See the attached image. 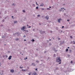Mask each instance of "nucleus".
<instances>
[{
    "label": "nucleus",
    "instance_id": "61",
    "mask_svg": "<svg viewBox=\"0 0 75 75\" xmlns=\"http://www.w3.org/2000/svg\"><path fill=\"white\" fill-rule=\"evenodd\" d=\"M67 21H69V20H67Z\"/></svg>",
    "mask_w": 75,
    "mask_h": 75
},
{
    "label": "nucleus",
    "instance_id": "63",
    "mask_svg": "<svg viewBox=\"0 0 75 75\" xmlns=\"http://www.w3.org/2000/svg\"><path fill=\"white\" fill-rule=\"evenodd\" d=\"M29 28H31V26H30L29 27Z\"/></svg>",
    "mask_w": 75,
    "mask_h": 75
},
{
    "label": "nucleus",
    "instance_id": "40",
    "mask_svg": "<svg viewBox=\"0 0 75 75\" xmlns=\"http://www.w3.org/2000/svg\"><path fill=\"white\" fill-rule=\"evenodd\" d=\"M16 40L17 41H18V38H16Z\"/></svg>",
    "mask_w": 75,
    "mask_h": 75
},
{
    "label": "nucleus",
    "instance_id": "6",
    "mask_svg": "<svg viewBox=\"0 0 75 75\" xmlns=\"http://www.w3.org/2000/svg\"><path fill=\"white\" fill-rule=\"evenodd\" d=\"M11 57H12V56H10L8 58V59H9V60H10V59H11Z\"/></svg>",
    "mask_w": 75,
    "mask_h": 75
},
{
    "label": "nucleus",
    "instance_id": "51",
    "mask_svg": "<svg viewBox=\"0 0 75 75\" xmlns=\"http://www.w3.org/2000/svg\"><path fill=\"white\" fill-rule=\"evenodd\" d=\"M46 52H47L46 51H45V52H44V53H46Z\"/></svg>",
    "mask_w": 75,
    "mask_h": 75
},
{
    "label": "nucleus",
    "instance_id": "59",
    "mask_svg": "<svg viewBox=\"0 0 75 75\" xmlns=\"http://www.w3.org/2000/svg\"><path fill=\"white\" fill-rule=\"evenodd\" d=\"M47 42H49V41H48V40H47Z\"/></svg>",
    "mask_w": 75,
    "mask_h": 75
},
{
    "label": "nucleus",
    "instance_id": "34",
    "mask_svg": "<svg viewBox=\"0 0 75 75\" xmlns=\"http://www.w3.org/2000/svg\"><path fill=\"white\" fill-rule=\"evenodd\" d=\"M66 15V13H64V16H65Z\"/></svg>",
    "mask_w": 75,
    "mask_h": 75
},
{
    "label": "nucleus",
    "instance_id": "16",
    "mask_svg": "<svg viewBox=\"0 0 75 75\" xmlns=\"http://www.w3.org/2000/svg\"><path fill=\"white\" fill-rule=\"evenodd\" d=\"M56 70H59V68L58 67H56Z\"/></svg>",
    "mask_w": 75,
    "mask_h": 75
},
{
    "label": "nucleus",
    "instance_id": "21",
    "mask_svg": "<svg viewBox=\"0 0 75 75\" xmlns=\"http://www.w3.org/2000/svg\"><path fill=\"white\" fill-rule=\"evenodd\" d=\"M34 64V63H32V65H33V66H35V64Z\"/></svg>",
    "mask_w": 75,
    "mask_h": 75
},
{
    "label": "nucleus",
    "instance_id": "36",
    "mask_svg": "<svg viewBox=\"0 0 75 75\" xmlns=\"http://www.w3.org/2000/svg\"><path fill=\"white\" fill-rule=\"evenodd\" d=\"M49 45H52V44H51V43H49Z\"/></svg>",
    "mask_w": 75,
    "mask_h": 75
},
{
    "label": "nucleus",
    "instance_id": "30",
    "mask_svg": "<svg viewBox=\"0 0 75 75\" xmlns=\"http://www.w3.org/2000/svg\"><path fill=\"white\" fill-rule=\"evenodd\" d=\"M70 38H71V39H72V36H70Z\"/></svg>",
    "mask_w": 75,
    "mask_h": 75
},
{
    "label": "nucleus",
    "instance_id": "50",
    "mask_svg": "<svg viewBox=\"0 0 75 75\" xmlns=\"http://www.w3.org/2000/svg\"><path fill=\"white\" fill-rule=\"evenodd\" d=\"M47 26H48V27H49V26H50V25L49 24H48L47 25Z\"/></svg>",
    "mask_w": 75,
    "mask_h": 75
},
{
    "label": "nucleus",
    "instance_id": "46",
    "mask_svg": "<svg viewBox=\"0 0 75 75\" xmlns=\"http://www.w3.org/2000/svg\"><path fill=\"white\" fill-rule=\"evenodd\" d=\"M62 28H64V26H63L62 27Z\"/></svg>",
    "mask_w": 75,
    "mask_h": 75
},
{
    "label": "nucleus",
    "instance_id": "31",
    "mask_svg": "<svg viewBox=\"0 0 75 75\" xmlns=\"http://www.w3.org/2000/svg\"><path fill=\"white\" fill-rule=\"evenodd\" d=\"M2 57L3 58H4L5 57V56L4 55H3Z\"/></svg>",
    "mask_w": 75,
    "mask_h": 75
},
{
    "label": "nucleus",
    "instance_id": "33",
    "mask_svg": "<svg viewBox=\"0 0 75 75\" xmlns=\"http://www.w3.org/2000/svg\"><path fill=\"white\" fill-rule=\"evenodd\" d=\"M68 56L69 58V57H70V55H69V54H68Z\"/></svg>",
    "mask_w": 75,
    "mask_h": 75
},
{
    "label": "nucleus",
    "instance_id": "4",
    "mask_svg": "<svg viewBox=\"0 0 75 75\" xmlns=\"http://www.w3.org/2000/svg\"><path fill=\"white\" fill-rule=\"evenodd\" d=\"M61 20V19L59 18L58 19V22L59 23H60V21Z\"/></svg>",
    "mask_w": 75,
    "mask_h": 75
},
{
    "label": "nucleus",
    "instance_id": "62",
    "mask_svg": "<svg viewBox=\"0 0 75 75\" xmlns=\"http://www.w3.org/2000/svg\"><path fill=\"white\" fill-rule=\"evenodd\" d=\"M26 59H27V57H26Z\"/></svg>",
    "mask_w": 75,
    "mask_h": 75
},
{
    "label": "nucleus",
    "instance_id": "18",
    "mask_svg": "<svg viewBox=\"0 0 75 75\" xmlns=\"http://www.w3.org/2000/svg\"><path fill=\"white\" fill-rule=\"evenodd\" d=\"M14 24H16V23H17V21H14Z\"/></svg>",
    "mask_w": 75,
    "mask_h": 75
},
{
    "label": "nucleus",
    "instance_id": "45",
    "mask_svg": "<svg viewBox=\"0 0 75 75\" xmlns=\"http://www.w3.org/2000/svg\"><path fill=\"white\" fill-rule=\"evenodd\" d=\"M37 69H37V68L36 69H35V71H37Z\"/></svg>",
    "mask_w": 75,
    "mask_h": 75
},
{
    "label": "nucleus",
    "instance_id": "42",
    "mask_svg": "<svg viewBox=\"0 0 75 75\" xmlns=\"http://www.w3.org/2000/svg\"><path fill=\"white\" fill-rule=\"evenodd\" d=\"M23 68V67H20V68Z\"/></svg>",
    "mask_w": 75,
    "mask_h": 75
},
{
    "label": "nucleus",
    "instance_id": "64",
    "mask_svg": "<svg viewBox=\"0 0 75 75\" xmlns=\"http://www.w3.org/2000/svg\"><path fill=\"white\" fill-rule=\"evenodd\" d=\"M1 18V16H0V18Z\"/></svg>",
    "mask_w": 75,
    "mask_h": 75
},
{
    "label": "nucleus",
    "instance_id": "17",
    "mask_svg": "<svg viewBox=\"0 0 75 75\" xmlns=\"http://www.w3.org/2000/svg\"><path fill=\"white\" fill-rule=\"evenodd\" d=\"M47 10H50V8H47Z\"/></svg>",
    "mask_w": 75,
    "mask_h": 75
},
{
    "label": "nucleus",
    "instance_id": "24",
    "mask_svg": "<svg viewBox=\"0 0 75 75\" xmlns=\"http://www.w3.org/2000/svg\"><path fill=\"white\" fill-rule=\"evenodd\" d=\"M37 17H40V15H37Z\"/></svg>",
    "mask_w": 75,
    "mask_h": 75
},
{
    "label": "nucleus",
    "instance_id": "14",
    "mask_svg": "<svg viewBox=\"0 0 75 75\" xmlns=\"http://www.w3.org/2000/svg\"><path fill=\"white\" fill-rule=\"evenodd\" d=\"M36 62L37 63H39V62H39V61L37 60V61H36Z\"/></svg>",
    "mask_w": 75,
    "mask_h": 75
},
{
    "label": "nucleus",
    "instance_id": "49",
    "mask_svg": "<svg viewBox=\"0 0 75 75\" xmlns=\"http://www.w3.org/2000/svg\"><path fill=\"white\" fill-rule=\"evenodd\" d=\"M58 40H60V38H59L58 39Z\"/></svg>",
    "mask_w": 75,
    "mask_h": 75
},
{
    "label": "nucleus",
    "instance_id": "47",
    "mask_svg": "<svg viewBox=\"0 0 75 75\" xmlns=\"http://www.w3.org/2000/svg\"><path fill=\"white\" fill-rule=\"evenodd\" d=\"M36 5H38V4H37V2H36Z\"/></svg>",
    "mask_w": 75,
    "mask_h": 75
},
{
    "label": "nucleus",
    "instance_id": "11",
    "mask_svg": "<svg viewBox=\"0 0 75 75\" xmlns=\"http://www.w3.org/2000/svg\"><path fill=\"white\" fill-rule=\"evenodd\" d=\"M24 31H25V33H28V30H24Z\"/></svg>",
    "mask_w": 75,
    "mask_h": 75
},
{
    "label": "nucleus",
    "instance_id": "19",
    "mask_svg": "<svg viewBox=\"0 0 75 75\" xmlns=\"http://www.w3.org/2000/svg\"><path fill=\"white\" fill-rule=\"evenodd\" d=\"M66 52H68V49H67L66 50Z\"/></svg>",
    "mask_w": 75,
    "mask_h": 75
},
{
    "label": "nucleus",
    "instance_id": "52",
    "mask_svg": "<svg viewBox=\"0 0 75 75\" xmlns=\"http://www.w3.org/2000/svg\"><path fill=\"white\" fill-rule=\"evenodd\" d=\"M28 75H31V74H30V73H29V74H28Z\"/></svg>",
    "mask_w": 75,
    "mask_h": 75
},
{
    "label": "nucleus",
    "instance_id": "12",
    "mask_svg": "<svg viewBox=\"0 0 75 75\" xmlns=\"http://www.w3.org/2000/svg\"><path fill=\"white\" fill-rule=\"evenodd\" d=\"M45 18H46V19H47V20H48V16H46L45 17Z\"/></svg>",
    "mask_w": 75,
    "mask_h": 75
},
{
    "label": "nucleus",
    "instance_id": "43",
    "mask_svg": "<svg viewBox=\"0 0 75 75\" xmlns=\"http://www.w3.org/2000/svg\"><path fill=\"white\" fill-rule=\"evenodd\" d=\"M35 55L36 57H37V56H38V55H37V54H35Z\"/></svg>",
    "mask_w": 75,
    "mask_h": 75
},
{
    "label": "nucleus",
    "instance_id": "9",
    "mask_svg": "<svg viewBox=\"0 0 75 75\" xmlns=\"http://www.w3.org/2000/svg\"><path fill=\"white\" fill-rule=\"evenodd\" d=\"M15 35H16L17 36H18V33H16L15 34Z\"/></svg>",
    "mask_w": 75,
    "mask_h": 75
},
{
    "label": "nucleus",
    "instance_id": "5",
    "mask_svg": "<svg viewBox=\"0 0 75 75\" xmlns=\"http://www.w3.org/2000/svg\"><path fill=\"white\" fill-rule=\"evenodd\" d=\"M10 72H11V73H13L14 72V70H13V69L11 70Z\"/></svg>",
    "mask_w": 75,
    "mask_h": 75
},
{
    "label": "nucleus",
    "instance_id": "44",
    "mask_svg": "<svg viewBox=\"0 0 75 75\" xmlns=\"http://www.w3.org/2000/svg\"><path fill=\"white\" fill-rule=\"evenodd\" d=\"M54 51H55V48H54V49H53Z\"/></svg>",
    "mask_w": 75,
    "mask_h": 75
},
{
    "label": "nucleus",
    "instance_id": "23",
    "mask_svg": "<svg viewBox=\"0 0 75 75\" xmlns=\"http://www.w3.org/2000/svg\"><path fill=\"white\" fill-rule=\"evenodd\" d=\"M7 17H8V16H7V17H6L4 19L5 20H6V19H7Z\"/></svg>",
    "mask_w": 75,
    "mask_h": 75
},
{
    "label": "nucleus",
    "instance_id": "35",
    "mask_svg": "<svg viewBox=\"0 0 75 75\" xmlns=\"http://www.w3.org/2000/svg\"><path fill=\"white\" fill-rule=\"evenodd\" d=\"M71 64H72V61L71 60L70 62Z\"/></svg>",
    "mask_w": 75,
    "mask_h": 75
},
{
    "label": "nucleus",
    "instance_id": "39",
    "mask_svg": "<svg viewBox=\"0 0 75 75\" xmlns=\"http://www.w3.org/2000/svg\"><path fill=\"white\" fill-rule=\"evenodd\" d=\"M62 8H61V9L60 10V11H62Z\"/></svg>",
    "mask_w": 75,
    "mask_h": 75
},
{
    "label": "nucleus",
    "instance_id": "7",
    "mask_svg": "<svg viewBox=\"0 0 75 75\" xmlns=\"http://www.w3.org/2000/svg\"><path fill=\"white\" fill-rule=\"evenodd\" d=\"M44 4H43V3H42L40 5V7H41V6H42L43 7V6H44Z\"/></svg>",
    "mask_w": 75,
    "mask_h": 75
},
{
    "label": "nucleus",
    "instance_id": "56",
    "mask_svg": "<svg viewBox=\"0 0 75 75\" xmlns=\"http://www.w3.org/2000/svg\"><path fill=\"white\" fill-rule=\"evenodd\" d=\"M1 27H2V26H3V25H1Z\"/></svg>",
    "mask_w": 75,
    "mask_h": 75
},
{
    "label": "nucleus",
    "instance_id": "22",
    "mask_svg": "<svg viewBox=\"0 0 75 75\" xmlns=\"http://www.w3.org/2000/svg\"><path fill=\"white\" fill-rule=\"evenodd\" d=\"M56 30H58V27H57L56 28Z\"/></svg>",
    "mask_w": 75,
    "mask_h": 75
},
{
    "label": "nucleus",
    "instance_id": "32",
    "mask_svg": "<svg viewBox=\"0 0 75 75\" xmlns=\"http://www.w3.org/2000/svg\"><path fill=\"white\" fill-rule=\"evenodd\" d=\"M5 20L4 19L2 20V22H4Z\"/></svg>",
    "mask_w": 75,
    "mask_h": 75
},
{
    "label": "nucleus",
    "instance_id": "55",
    "mask_svg": "<svg viewBox=\"0 0 75 75\" xmlns=\"http://www.w3.org/2000/svg\"><path fill=\"white\" fill-rule=\"evenodd\" d=\"M36 50L37 51H38V49H37Z\"/></svg>",
    "mask_w": 75,
    "mask_h": 75
},
{
    "label": "nucleus",
    "instance_id": "15",
    "mask_svg": "<svg viewBox=\"0 0 75 75\" xmlns=\"http://www.w3.org/2000/svg\"><path fill=\"white\" fill-rule=\"evenodd\" d=\"M2 38H4L5 37V36L2 35Z\"/></svg>",
    "mask_w": 75,
    "mask_h": 75
},
{
    "label": "nucleus",
    "instance_id": "53",
    "mask_svg": "<svg viewBox=\"0 0 75 75\" xmlns=\"http://www.w3.org/2000/svg\"><path fill=\"white\" fill-rule=\"evenodd\" d=\"M6 58H7V57H8V56L7 55H6Z\"/></svg>",
    "mask_w": 75,
    "mask_h": 75
},
{
    "label": "nucleus",
    "instance_id": "26",
    "mask_svg": "<svg viewBox=\"0 0 75 75\" xmlns=\"http://www.w3.org/2000/svg\"><path fill=\"white\" fill-rule=\"evenodd\" d=\"M17 12V11L16 10H15L14 11V13H16Z\"/></svg>",
    "mask_w": 75,
    "mask_h": 75
},
{
    "label": "nucleus",
    "instance_id": "8",
    "mask_svg": "<svg viewBox=\"0 0 75 75\" xmlns=\"http://www.w3.org/2000/svg\"><path fill=\"white\" fill-rule=\"evenodd\" d=\"M68 70L69 71H70V72H71V71H72V69H68Z\"/></svg>",
    "mask_w": 75,
    "mask_h": 75
},
{
    "label": "nucleus",
    "instance_id": "38",
    "mask_svg": "<svg viewBox=\"0 0 75 75\" xmlns=\"http://www.w3.org/2000/svg\"><path fill=\"white\" fill-rule=\"evenodd\" d=\"M24 37H26V36L24 35L23 36V38H24Z\"/></svg>",
    "mask_w": 75,
    "mask_h": 75
},
{
    "label": "nucleus",
    "instance_id": "3",
    "mask_svg": "<svg viewBox=\"0 0 75 75\" xmlns=\"http://www.w3.org/2000/svg\"><path fill=\"white\" fill-rule=\"evenodd\" d=\"M25 26H23L22 28H21V30L24 31V30H25Z\"/></svg>",
    "mask_w": 75,
    "mask_h": 75
},
{
    "label": "nucleus",
    "instance_id": "1",
    "mask_svg": "<svg viewBox=\"0 0 75 75\" xmlns=\"http://www.w3.org/2000/svg\"><path fill=\"white\" fill-rule=\"evenodd\" d=\"M56 61L57 62H59V64H61V59L59 57H57L56 58Z\"/></svg>",
    "mask_w": 75,
    "mask_h": 75
},
{
    "label": "nucleus",
    "instance_id": "58",
    "mask_svg": "<svg viewBox=\"0 0 75 75\" xmlns=\"http://www.w3.org/2000/svg\"><path fill=\"white\" fill-rule=\"evenodd\" d=\"M24 41H26V40L25 39V40H24Z\"/></svg>",
    "mask_w": 75,
    "mask_h": 75
},
{
    "label": "nucleus",
    "instance_id": "41",
    "mask_svg": "<svg viewBox=\"0 0 75 75\" xmlns=\"http://www.w3.org/2000/svg\"><path fill=\"white\" fill-rule=\"evenodd\" d=\"M44 10V8H42V10L43 11V10Z\"/></svg>",
    "mask_w": 75,
    "mask_h": 75
},
{
    "label": "nucleus",
    "instance_id": "60",
    "mask_svg": "<svg viewBox=\"0 0 75 75\" xmlns=\"http://www.w3.org/2000/svg\"><path fill=\"white\" fill-rule=\"evenodd\" d=\"M49 8H51V7L50 6V7H49Z\"/></svg>",
    "mask_w": 75,
    "mask_h": 75
},
{
    "label": "nucleus",
    "instance_id": "29",
    "mask_svg": "<svg viewBox=\"0 0 75 75\" xmlns=\"http://www.w3.org/2000/svg\"><path fill=\"white\" fill-rule=\"evenodd\" d=\"M23 13H25V10H23Z\"/></svg>",
    "mask_w": 75,
    "mask_h": 75
},
{
    "label": "nucleus",
    "instance_id": "28",
    "mask_svg": "<svg viewBox=\"0 0 75 75\" xmlns=\"http://www.w3.org/2000/svg\"><path fill=\"white\" fill-rule=\"evenodd\" d=\"M36 9H38V7H36Z\"/></svg>",
    "mask_w": 75,
    "mask_h": 75
},
{
    "label": "nucleus",
    "instance_id": "25",
    "mask_svg": "<svg viewBox=\"0 0 75 75\" xmlns=\"http://www.w3.org/2000/svg\"><path fill=\"white\" fill-rule=\"evenodd\" d=\"M32 41V42H34L35 41V40H34V39H33Z\"/></svg>",
    "mask_w": 75,
    "mask_h": 75
},
{
    "label": "nucleus",
    "instance_id": "54",
    "mask_svg": "<svg viewBox=\"0 0 75 75\" xmlns=\"http://www.w3.org/2000/svg\"><path fill=\"white\" fill-rule=\"evenodd\" d=\"M12 18H14V16H12Z\"/></svg>",
    "mask_w": 75,
    "mask_h": 75
},
{
    "label": "nucleus",
    "instance_id": "20",
    "mask_svg": "<svg viewBox=\"0 0 75 75\" xmlns=\"http://www.w3.org/2000/svg\"><path fill=\"white\" fill-rule=\"evenodd\" d=\"M71 52H72V50H69V53H71Z\"/></svg>",
    "mask_w": 75,
    "mask_h": 75
},
{
    "label": "nucleus",
    "instance_id": "27",
    "mask_svg": "<svg viewBox=\"0 0 75 75\" xmlns=\"http://www.w3.org/2000/svg\"><path fill=\"white\" fill-rule=\"evenodd\" d=\"M12 6H16V4L13 3L12 4Z\"/></svg>",
    "mask_w": 75,
    "mask_h": 75
},
{
    "label": "nucleus",
    "instance_id": "48",
    "mask_svg": "<svg viewBox=\"0 0 75 75\" xmlns=\"http://www.w3.org/2000/svg\"><path fill=\"white\" fill-rule=\"evenodd\" d=\"M39 25H41V23H39Z\"/></svg>",
    "mask_w": 75,
    "mask_h": 75
},
{
    "label": "nucleus",
    "instance_id": "10",
    "mask_svg": "<svg viewBox=\"0 0 75 75\" xmlns=\"http://www.w3.org/2000/svg\"><path fill=\"white\" fill-rule=\"evenodd\" d=\"M59 32L60 33H62V32H63V31H62V30H59Z\"/></svg>",
    "mask_w": 75,
    "mask_h": 75
},
{
    "label": "nucleus",
    "instance_id": "57",
    "mask_svg": "<svg viewBox=\"0 0 75 75\" xmlns=\"http://www.w3.org/2000/svg\"><path fill=\"white\" fill-rule=\"evenodd\" d=\"M35 29H33V31H35Z\"/></svg>",
    "mask_w": 75,
    "mask_h": 75
},
{
    "label": "nucleus",
    "instance_id": "2",
    "mask_svg": "<svg viewBox=\"0 0 75 75\" xmlns=\"http://www.w3.org/2000/svg\"><path fill=\"white\" fill-rule=\"evenodd\" d=\"M39 31L40 32V33L42 34H44L45 32V31H43L42 30H39Z\"/></svg>",
    "mask_w": 75,
    "mask_h": 75
},
{
    "label": "nucleus",
    "instance_id": "37",
    "mask_svg": "<svg viewBox=\"0 0 75 75\" xmlns=\"http://www.w3.org/2000/svg\"><path fill=\"white\" fill-rule=\"evenodd\" d=\"M50 58L49 57H48L47 59H50Z\"/></svg>",
    "mask_w": 75,
    "mask_h": 75
},
{
    "label": "nucleus",
    "instance_id": "13",
    "mask_svg": "<svg viewBox=\"0 0 75 75\" xmlns=\"http://www.w3.org/2000/svg\"><path fill=\"white\" fill-rule=\"evenodd\" d=\"M33 75H37V74L36 73H33L32 74Z\"/></svg>",
    "mask_w": 75,
    "mask_h": 75
}]
</instances>
